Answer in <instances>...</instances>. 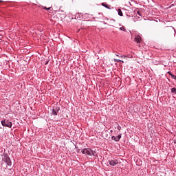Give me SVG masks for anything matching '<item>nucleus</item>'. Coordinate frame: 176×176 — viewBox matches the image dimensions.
<instances>
[{"mask_svg": "<svg viewBox=\"0 0 176 176\" xmlns=\"http://www.w3.org/2000/svg\"><path fill=\"white\" fill-rule=\"evenodd\" d=\"M171 91H172V93H174L175 94H176V89L175 88H172Z\"/></svg>", "mask_w": 176, "mask_h": 176, "instance_id": "13", "label": "nucleus"}, {"mask_svg": "<svg viewBox=\"0 0 176 176\" xmlns=\"http://www.w3.org/2000/svg\"><path fill=\"white\" fill-rule=\"evenodd\" d=\"M4 160L6 162L8 166H12V161H10V158L8 157V155H4Z\"/></svg>", "mask_w": 176, "mask_h": 176, "instance_id": "3", "label": "nucleus"}, {"mask_svg": "<svg viewBox=\"0 0 176 176\" xmlns=\"http://www.w3.org/2000/svg\"><path fill=\"white\" fill-rule=\"evenodd\" d=\"M134 42H136V43H141V36H136L134 38Z\"/></svg>", "mask_w": 176, "mask_h": 176, "instance_id": "5", "label": "nucleus"}, {"mask_svg": "<svg viewBox=\"0 0 176 176\" xmlns=\"http://www.w3.org/2000/svg\"><path fill=\"white\" fill-rule=\"evenodd\" d=\"M102 6H104V8H107V9H111L109 6H108V4H107L105 3H102Z\"/></svg>", "mask_w": 176, "mask_h": 176, "instance_id": "7", "label": "nucleus"}, {"mask_svg": "<svg viewBox=\"0 0 176 176\" xmlns=\"http://www.w3.org/2000/svg\"><path fill=\"white\" fill-rule=\"evenodd\" d=\"M118 14L119 16H123V12H122V10L118 9Z\"/></svg>", "mask_w": 176, "mask_h": 176, "instance_id": "10", "label": "nucleus"}, {"mask_svg": "<svg viewBox=\"0 0 176 176\" xmlns=\"http://www.w3.org/2000/svg\"><path fill=\"white\" fill-rule=\"evenodd\" d=\"M47 63H49V62H47V63H45V65H47Z\"/></svg>", "mask_w": 176, "mask_h": 176, "instance_id": "20", "label": "nucleus"}, {"mask_svg": "<svg viewBox=\"0 0 176 176\" xmlns=\"http://www.w3.org/2000/svg\"><path fill=\"white\" fill-rule=\"evenodd\" d=\"M1 35H5V32H3V30L1 31Z\"/></svg>", "mask_w": 176, "mask_h": 176, "instance_id": "16", "label": "nucleus"}, {"mask_svg": "<svg viewBox=\"0 0 176 176\" xmlns=\"http://www.w3.org/2000/svg\"><path fill=\"white\" fill-rule=\"evenodd\" d=\"M118 163L119 162L118 161H113V160L109 161L110 166H116V164H118Z\"/></svg>", "mask_w": 176, "mask_h": 176, "instance_id": "6", "label": "nucleus"}, {"mask_svg": "<svg viewBox=\"0 0 176 176\" xmlns=\"http://www.w3.org/2000/svg\"><path fill=\"white\" fill-rule=\"evenodd\" d=\"M138 14H139V16H141V14H140V11H138Z\"/></svg>", "mask_w": 176, "mask_h": 176, "instance_id": "18", "label": "nucleus"}, {"mask_svg": "<svg viewBox=\"0 0 176 176\" xmlns=\"http://www.w3.org/2000/svg\"><path fill=\"white\" fill-rule=\"evenodd\" d=\"M1 124L5 127H12V122L8 120H4L1 121Z\"/></svg>", "mask_w": 176, "mask_h": 176, "instance_id": "2", "label": "nucleus"}, {"mask_svg": "<svg viewBox=\"0 0 176 176\" xmlns=\"http://www.w3.org/2000/svg\"><path fill=\"white\" fill-rule=\"evenodd\" d=\"M43 9H44L45 10H50V9H52V7H50V8L44 7Z\"/></svg>", "mask_w": 176, "mask_h": 176, "instance_id": "15", "label": "nucleus"}, {"mask_svg": "<svg viewBox=\"0 0 176 176\" xmlns=\"http://www.w3.org/2000/svg\"><path fill=\"white\" fill-rule=\"evenodd\" d=\"M169 75H171V72H168Z\"/></svg>", "mask_w": 176, "mask_h": 176, "instance_id": "19", "label": "nucleus"}, {"mask_svg": "<svg viewBox=\"0 0 176 176\" xmlns=\"http://www.w3.org/2000/svg\"><path fill=\"white\" fill-rule=\"evenodd\" d=\"M52 115H54V116H57V113L54 109H52Z\"/></svg>", "mask_w": 176, "mask_h": 176, "instance_id": "12", "label": "nucleus"}, {"mask_svg": "<svg viewBox=\"0 0 176 176\" xmlns=\"http://www.w3.org/2000/svg\"><path fill=\"white\" fill-rule=\"evenodd\" d=\"M55 112L58 113L60 111V107L56 106L55 107L53 108Z\"/></svg>", "mask_w": 176, "mask_h": 176, "instance_id": "8", "label": "nucleus"}, {"mask_svg": "<svg viewBox=\"0 0 176 176\" xmlns=\"http://www.w3.org/2000/svg\"><path fill=\"white\" fill-rule=\"evenodd\" d=\"M122 58H126V56H121Z\"/></svg>", "mask_w": 176, "mask_h": 176, "instance_id": "17", "label": "nucleus"}, {"mask_svg": "<svg viewBox=\"0 0 176 176\" xmlns=\"http://www.w3.org/2000/svg\"><path fill=\"white\" fill-rule=\"evenodd\" d=\"M81 153H83V155H94L93 150L90 148H84L81 151Z\"/></svg>", "mask_w": 176, "mask_h": 176, "instance_id": "1", "label": "nucleus"}, {"mask_svg": "<svg viewBox=\"0 0 176 176\" xmlns=\"http://www.w3.org/2000/svg\"><path fill=\"white\" fill-rule=\"evenodd\" d=\"M170 76L173 79H175V80H176V76L174 74H170Z\"/></svg>", "mask_w": 176, "mask_h": 176, "instance_id": "14", "label": "nucleus"}, {"mask_svg": "<svg viewBox=\"0 0 176 176\" xmlns=\"http://www.w3.org/2000/svg\"><path fill=\"white\" fill-rule=\"evenodd\" d=\"M115 63H124V61L120 59H114Z\"/></svg>", "mask_w": 176, "mask_h": 176, "instance_id": "9", "label": "nucleus"}, {"mask_svg": "<svg viewBox=\"0 0 176 176\" xmlns=\"http://www.w3.org/2000/svg\"><path fill=\"white\" fill-rule=\"evenodd\" d=\"M121 31H124V32H126V28L124 26H122L120 28Z\"/></svg>", "mask_w": 176, "mask_h": 176, "instance_id": "11", "label": "nucleus"}, {"mask_svg": "<svg viewBox=\"0 0 176 176\" xmlns=\"http://www.w3.org/2000/svg\"><path fill=\"white\" fill-rule=\"evenodd\" d=\"M120 138H122V135H118L117 137L113 136L111 138V140H113V141H116V142H118L120 141Z\"/></svg>", "mask_w": 176, "mask_h": 176, "instance_id": "4", "label": "nucleus"}]
</instances>
